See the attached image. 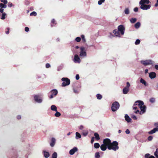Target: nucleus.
Segmentation results:
<instances>
[{
    "label": "nucleus",
    "mask_w": 158,
    "mask_h": 158,
    "mask_svg": "<svg viewBox=\"0 0 158 158\" xmlns=\"http://www.w3.org/2000/svg\"><path fill=\"white\" fill-rule=\"evenodd\" d=\"M141 64H142L144 66H146L148 65L152 64L153 62L151 60H141L140 61Z\"/></svg>",
    "instance_id": "nucleus-5"
},
{
    "label": "nucleus",
    "mask_w": 158,
    "mask_h": 158,
    "mask_svg": "<svg viewBox=\"0 0 158 158\" xmlns=\"http://www.w3.org/2000/svg\"><path fill=\"white\" fill-rule=\"evenodd\" d=\"M125 132L127 134H129L130 133V131L128 129H127L126 130Z\"/></svg>",
    "instance_id": "nucleus-57"
},
{
    "label": "nucleus",
    "mask_w": 158,
    "mask_h": 158,
    "mask_svg": "<svg viewBox=\"0 0 158 158\" xmlns=\"http://www.w3.org/2000/svg\"><path fill=\"white\" fill-rule=\"evenodd\" d=\"M107 147L104 144H102L100 146V148L102 150L104 151H105L107 148Z\"/></svg>",
    "instance_id": "nucleus-21"
},
{
    "label": "nucleus",
    "mask_w": 158,
    "mask_h": 158,
    "mask_svg": "<svg viewBox=\"0 0 158 158\" xmlns=\"http://www.w3.org/2000/svg\"><path fill=\"white\" fill-rule=\"evenodd\" d=\"M51 23L53 24H54L55 25H56V21L54 19H52V20L51 21Z\"/></svg>",
    "instance_id": "nucleus-48"
},
{
    "label": "nucleus",
    "mask_w": 158,
    "mask_h": 158,
    "mask_svg": "<svg viewBox=\"0 0 158 158\" xmlns=\"http://www.w3.org/2000/svg\"><path fill=\"white\" fill-rule=\"evenodd\" d=\"M94 136H95V138L97 140H99L100 139L98 134L97 133H95L94 134Z\"/></svg>",
    "instance_id": "nucleus-26"
},
{
    "label": "nucleus",
    "mask_w": 158,
    "mask_h": 158,
    "mask_svg": "<svg viewBox=\"0 0 158 158\" xmlns=\"http://www.w3.org/2000/svg\"><path fill=\"white\" fill-rule=\"evenodd\" d=\"M95 158H99L100 157V153L99 152H97L95 154Z\"/></svg>",
    "instance_id": "nucleus-36"
},
{
    "label": "nucleus",
    "mask_w": 158,
    "mask_h": 158,
    "mask_svg": "<svg viewBox=\"0 0 158 158\" xmlns=\"http://www.w3.org/2000/svg\"><path fill=\"white\" fill-rule=\"evenodd\" d=\"M57 154L56 152H54L52 154V158H57Z\"/></svg>",
    "instance_id": "nucleus-35"
},
{
    "label": "nucleus",
    "mask_w": 158,
    "mask_h": 158,
    "mask_svg": "<svg viewBox=\"0 0 158 158\" xmlns=\"http://www.w3.org/2000/svg\"><path fill=\"white\" fill-rule=\"evenodd\" d=\"M132 118L134 120H136L137 119V118L135 115H133L132 116Z\"/></svg>",
    "instance_id": "nucleus-58"
},
{
    "label": "nucleus",
    "mask_w": 158,
    "mask_h": 158,
    "mask_svg": "<svg viewBox=\"0 0 158 158\" xmlns=\"http://www.w3.org/2000/svg\"><path fill=\"white\" fill-rule=\"evenodd\" d=\"M7 7L6 5L3 4L2 3H0V7L2 8H6Z\"/></svg>",
    "instance_id": "nucleus-33"
},
{
    "label": "nucleus",
    "mask_w": 158,
    "mask_h": 158,
    "mask_svg": "<svg viewBox=\"0 0 158 158\" xmlns=\"http://www.w3.org/2000/svg\"><path fill=\"white\" fill-rule=\"evenodd\" d=\"M149 77L151 79H153L156 77V74L155 73L152 72L149 73Z\"/></svg>",
    "instance_id": "nucleus-12"
},
{
    "label": "nucleus",
    "mask_w": 158,
    "mask_h": 158,
    "mask_svg": "<svg viewBox=\"0 0 158 158\" xmlns=\"http://www.w3.org/2000/svg\"><path fill=\"white\" fill-rule=\"evenodd\" d=\"M81 137V135L78 132H76V138L77 139L80 138Z\"/></svg>",
    "instance_id": "nucleus-28"
},
{
    "label": "nucleus",
    "mask_w": 158,
    "mask_h": 158,
    "mask_svg": "<svg viewBox=\"0 0 158 158\" xmlns=\"http://www.w3.org/2000/svg\"><path fill=\"white\" fill-rule=\"evenodd\" d=\"M100 146V144L98 143H95L94 144V147L95 148H98Z\"/></svg>",
    "instance_id": "nucleus-31"
},
{
    "label": "nucleus",
    "mask_w": 158,
    "mask_h": 158,
    "mask_svg": "<svg viewBox=\"0 0 158 158\" xmlns=\"http://www.w3.org/2000/svg\"><path fill=\"white\" fill-rule=\"evenodd\" d=\"M3 10L4 9L2 8L0 9V12L1 13H3Z\"/></svg>",
    "instance_id": "nucleus-63"
},
{
    "label": "nucleus",
    "mask_w": 158,
    "mask_h": 158,
    "mask_svg": "<svg viewBox=\"0 0 158 158\" xmlns=\"http://www.w3.org/2000/svg\"><path fill=\"white\" fill-rule=\"evenodd\" d=\"M56 139L54 138H52L51 139V142L50 143V145L52 147H53L55 143Z\"/></svg>",
    "instance_id": "nucleus-17"
},
{
    "label": "nucleus",
    "mask_w": 158,
    "mask_h": 158,
    "mask_svg": "<svg viewBox=\"0 0 158 158\" xmlns=\"http://www.w3.org/2000/svg\"><path fill=\"white\" fill-rule=\"evenodd\" d=\"M62 81L63 82L62 83V86L64 87L65 86L67 85H68L70 84V80L67 77H63L61 79Z\"/></svg>",
    "instance_id": "nucleus-4"
},
{
    "label": "nucleus",
    "mask_w": 158,
    "mask_h": 158,
    "mask_svg": "<svg viewBox=\"0 0 158 158\" xmlns=\"http://www.w3.org/2000/svg\"><path fill=\"white\" fill-rule=\"evenodd\" d=\"M118 31L120 32L122 35H123L124 33L125 28L123 25H120L118 27Z\"/></svg>",
    "instance_id": "nucleus-8"
},
{
    "label": "nucleus",
    "mask_w": 158,
    "mask_h": 158,
    "mask_svg": "<svg viewBox=\"0 0 158 158\" xmlns=\"http://www.w3.org/2000/svg\"><path fill=\"white\" fill-rule=\"evenodd\" d=\"M81 40V38L80 37H77L76 39L75 40L77 42H79Z\"/></svg>",
    "instance_id": "nucleus-45"
},
{
    "label": "nucleus",
    "mask_w": 158,
    "mask_h": 158,
    "mask_svg": "<svg viewBox=\"0 0 158 158\" xmlns=\"http://www.w3.org/2000/svg\"><path fill=\"white\" fill-rule=\"evenodd\" d=\"M105 0H100L98 1V4L99 5H101L102 3L104 2Z\"/></svg>",
    "instance_id": "nucleus-43"
},
{
    "label": "nucleus",
    "mask_w": 158,
    "mask_h": 158,
    "mask_svg": "<svg viewBox=\"0 0 158 158\" xmlns=\"http://www.w3.org/2000/svg\"><path fill=\"white\" fill-rule=\"evenodd\" d=\"M34 99L35 102L38 103H41L42 101V100L40 98L39 96L36 95L34 96Z\"/></svg>",
    "instance_id": "nucleus-10"
},
{
    "label": "nucleus",
    "mask_w": 158,
    "mask_h": 158,
    "mask_svg": "<svg viewBox=\"0 0 158 158\" xmlns=\"http://www.w3.org/2000/svg\"><path fill=\"white\" fill-rule=\"evenodd\" d=\"M154 126L156 127V128L158 129V123H156L154 124Z\"/></svg>",
    "instance_id": "nucleus-53"
},
{
    "label": "nucleus",
    "mask_w": 158,
    "mask_h": 158,
    "mask_svg": "<svg viewBox=\"0 0 158 158\" xmlns=\"http://www.w3.org/2000/svg\"><path fill=\"white\" fill-rule=\"evenodd\" d=\"M140 23L139 22H138L135 25V27L136 28H138L140 27Z\"/></svg>",
    "instance_id": "nucleus-30"
},
{
    "label": "nucleus",
    "mask_w": 158,
    "mask_h": 158,
    "mask_svg": "<svg viewBox=\"0 0 158 158\" xmlns=\"http://www.w3.org/2000/svg\"><path fill=\"white\" fill-rule=\"evenodd\" d=\"M140 43V40L139 39L137 40L135 42V44L136 45H138Z\"/></svg>",
    "instance_id": "nucleus-44"
},
{
    "label": "nucleus",
    "mask_w": 158,
    "mask_h": 158,
    "mask_svg": "<svg viewBox=\"0 0 158 158\" xmlns=\"http://www.w3.org/2000/svg\"><path fill=\"white\" fill-rule=\"evenodd\" d=\"M129 91V88L126 87H124L123 90V93L124 94H127Z\"/></svg>",
    "instance_id": "nucleus-19"
},
{
    "label": "nucleus",
    "mask_w": 158,
    "mask_h": 158,
    "mask_svg": "<svg viewBox=\"0 0 158 158\" xmlns=\"http://www.w3.org/2000/svg\"><path fill=\"white\" fill-rule=\"evenodd\" d=\"M113 33L117 36L120 37V35L119 33V31L117 30H114L113 31Z\"/></svg>",
    "instance_id": "nucleus-20"
},
{
    "label": "nucleus",
    "mask_w": 158,
    "mask_h": 158,
    "mask_svg": "<svg viewBox=\"0 0 158 158\" xmlns=\"http://www.w3.org/2000/svg\"><path fill=\"white\" fill-rule=\"evenodd\" d=\"M88 134V132L87 131H84L82 132V134L84 136H86Z\"/></svg>",
    "instance_id": "nucleus-41"
},
{
    "label": "nucleus",
    "mask_w": 158,
    "mask_h": 158,
    "mask_svg": "<svg viewBox=\"0 0 158 158\" xmlns=\"http://www.w3.org/2000/svg\"><path fill=\"white\" fill-rule=\"evenodd\" d=\"M51 109L52 110L57 111V108L55 105H52L51 106Z\"/></svg>",
    "instance_id": "nucleus-29"
},
{
    "label": "nucleus",
    "mask_w": 158,
    "mask_h": 158,
    "mask_svg": "<svg viewBox=\"0 0 158 158\" xmlns=\"http://www.w3.org/2000/svg\"><path fill=\"white\" fill-rule=\"evenodd\" d=\"M140 82L143 84H144V85L146 86H148V84L147 83L146 81L142 78H141L140 80Z\"/></svg>",
    "instance_id": "nucleus-22"
},
{
    "label": "nucleus",
    "mask_w": 158,
    "mask_h": 158,
    "mask_svg": "<svg viewBox=\"0 0 158 158\" xmlns=\"http://www.w3.org/2000/svg\"><path fill=\"white\" fill-rule=\"evenodd\" d=\"M145 157L146 158H155L153 156H150L149 154H146L145 155Z\"/></svg>",
    "instance_id": "nucleus-27"
},
{
    "label": "nucleus",
    "mask_w": 158,
    "mask_h": 158,
    "mask_svg": "<svg viewBox=\"0 0 158 158\" xmlns=\"http://www.w3.org/2000/svg\"><path fill=\"white\" fill-rule=\"evenodd\" d=\"M118 145V143L117 141H114L112 143H111L110 145L108 146V149L115 151L119 149Z\"/></svg>",
    "instance_id": "nucleus-2"
},
{
    "label": "nucleus",
    "mask_w": 158,
    "mask_h": 158,
    "mask_svg": "<svg viewBox=\"0 0 158 158\" xmlns=\"http://www.w3.org/2000/svg\"><path fill=\"white\" fill-rule=\"evenodd\" d=\"M130 86V84L128 82H127V86L125 87L126 88H129V87Z\"/></svg>",
    "instance_id": "nucleus-51"
},
{
    "label": "nucleus",
    "mask_w": 158,
    "mask_h": 158,
    "mask_svg": "<svg viewBox=\"0 0 158 158\" xmlns=\"http://www.w3.org/2000/svg\"><path fill=\"white\" fill-rule=\"evenodd\" d=\"M120 105L118 102H115L112 104L111 106V110L113 111H115L119 107Z\"/></svg>",
    "instance_id": "nucleus-3"
},
{
    "label": "nucleus",
    "mask_w": 158,
    "mask_h": 158,
    "mask_svg": "<svg viewBox=\"0 0 158 158\" xmlns=\"http://www.w3.org/2000/svg\"><path fill=\"white\" fill-rule=\"evenodd\" d=\"M150 101L152 103H154L155 101V99L154 98H151L150 99Z\"/></svg>",
    "instance_id": "nucleus-46"
},
{
    "label": "nucleus",
    "mask_w": 158,
    "mask_h": 158,
    "mask_svg": "<svg viewBox=\"0 0 158 158\" xmlns=\"http://www.w3.org/2000/svg\"><path fill=\"white\" fill-rule=\"evenodd\" d=\"M52 94L54 96H56L58 93L57 90L56 89H53L51 91Z\"/></svg>",
    "instance_id": "nucleus-24"
},
{
    "label": "nucleus",
    "mask_w": 158,
    "mask_h": 158,
    "mask_svg": "<svg viewBox=\"0 0 158 158\" xmlns=\"http://www.w3.org/2000/svg\"><path fill=\"white\" fill-rule=\"evenodd\" d=\"M156 131H158V129L157 128H155L152 130L149 131L148 132V133L149 134H152L155 133Z\"/></svg>",
    "instance_id": "nucleus-16"
},
{
    "label": "nucleus",
    "mask_w": 158,
    "mask_h": 158,
    "mask_svg": "<svg viewBox=\"0 0 158 158\" xmlns=\"http://www.w3.org/2000/svg\"><path fill=\"white\" fill-rule=\"evenodd\" d=\"M29 29L27 27H26L25 28V31L26 32H28L29 31Z\"/></svg>",
    "instance_id": "nucleus-55"
},
{
    "label": "nucleus",
    "mask_w": 158,
    "mask_h": 158,
    "mask_svg": "<svg viewBox=\"0 0 158 158\" xmlns=\"http://www.w3.org/2000/svg\"><path fill=\"white\" fill-rule=\"evenodd\" d=\"M81 38L82 41L84 43L86 41V40L85 37V36L84 35H81Z\"/></svg>",
    "instance_id": "nucleus-39"
},
{
    "label": "nucleus",
    "mask_w": 158,
    "mask_h": 158,
    "mask_svg": "<svg viewBox=\"0 0 158 158\" xmlns=\"http://www.w3.org/2000/svg\"><path fill=\"white\" fill-rule=\"evenodd\" d=\"M143 102L142 101H138L135 102V106H138V107H139L142 113H143L146 111V106L143 105Z\"/></svg>",
    "instance_id": "nucleus-1"
},
{
    "label": "nucleus",
    "mask_w": 158,
    "mask_h": 158,
    "mask_svg": "<svg viewBox=\"0 0 158 158\" xmlns=\"http://www.w3.org/2000/svg\"><path fill=\"white\" fill-rule=\"evenodd\" d=\"M150 2L149 0H141L139 2V4H149Z\"/></svg>",
    "instance_id": "nucleus-14"
},
{
    "label": "nucleus",
    "mask_w": 158,
    "mask_h": 158,
    "mask_svg": "<svg viewBox=\"0 0 158 158\" xmlns=\"http://www.w3.org/2000/svg\"><path fill=\"white\" fill-rule=\"evenodd\" d=\"M80 78L79 75L78 74H77L76 76V79L77 80H78Z\"/></svg>",
    "instance_id": "nucleus-56"
},
{
    "label": "nucleus",
    "mask_w": 158,
    "mask_h": 158,
    "mask_svg": "<svg viewBox=\"0 0 158 158\" xmlns=\"http://www.w3.org/2000/svg\"><path fill=\"white\" fill-rule=\"evenodd\" d=\"M51 67V66L49 64V63H47L46 64V67L47 68H50Z\"/></svg>",
    "instance_id": "nucleus-52"
},
{
    "label": "nucleus",
    "mask_w": 158,
    "mask_h": 158,
    "mask_svg": "<svg viewBox=\"0 0 158 158\" xmlns=\"http://www.w3.org/2000/svg\"><path fill=\"white\" fill-rule=\"evenodd\" d=\"M13 6V5L11 2H9L8 3V6L9 7H10Z\"/></svg>",
    "instance_id": "nucleus-49"
},
{
    "label": "nucleus",
    "mask_w": 158,
    "mask_h": 158,
    "mask_svg": "<svg viewBox=\"0 0 158 158\" xmlns=\"http://www.w3.org/2000/svg\"><path fill=\"white\" fill-rule=\"evenodd\" d=\"M111 143L110 139L108 138L106 139H104L103 141V144L106 146L107 147L109 146Z\"/></svg>",
    "instance_id": "nucleus-9"
},
{
    "label": "nucleus",
    "mask_w": 158,
    "mask_h": 158,
    "mask_svg": "<svg viewBox=\"0 0 158 158\" xmlns=\"http://www.w3.org/2000/svg\"><path fill=\"white\" fill-rule=\"evenodd\" d=\"M124 13L126 15H128L130 13L129 9L128 8L125 9L124 10Z\"/></svg>",
    "instance_id": "nucleus-32"
},
{
    "label": "nucleus",
    "mask_w": 158,
    "mask_h": 158,
    "mask_svg": "<svg viewBox=\"0 0 158 158\" xmlns=\"http://www.w3.org/2000/svg\"><path fill=\"white\" fill-rule=\"evenodd\" d=\"M133 108L135 111L138 108V107L137 106H135L134 104L133 106Z\"/></svg>",
    "instance_id": "nucleus-54"
},
{
    "label": "nucleus",
    "mask_w": 158,
    "mask_h": 158,
    "mask_svg": "<svg viewBox=\"0 0 158 158\" xmlns=\"http://www.w3.org/2000/svg\"><path fill=\"white\" fill-rule=\"evenodd\" d=\"M80 53V56H86V53L84 47H81Z\"/></svg>",
    "instance_id": "nucleus-6"
},
{
    "label": "nucleus",
    "mask_w": 158,
    "mask_h": 158,
    "mask_svg": "<svg viewBox=\"0 0 158 158\" xmlns=\"http://www.w3.org/2000/svg\"><path fill=\"white\" fill-rule=\"evenodd\" d=\"M137 19L136 18H132L130 20V22L132 23H134L136 21Z\"/></svg>",
    "instance_id": "nucleus-38"
},
{
    "label": "nucleus",
    "mask_w": 158,
    "mask_h": 158,
    "mask_svg": "<svg viewBox=\"0 0 158 158\" xmlns=\"http://www.w3.org/2000/svg\"><path fill=\"white\" fill-rule=\"evenodd\" d=\"M141 5L140 8L143 10H147L150 8L151 5L150 4L146 5L143 4H139Z\"/></svg>",
    "instance_id": "nucleus-7"
},
{
    "label": "nucleus",
    "mask_w": 158,
    "mask_h": 158,
    "mask_svg": "<svg viewBox=\"0 0 158 158\" xmlns=\"http://www.w3.org/2000/svg\"><path fill=\"white\" fill-rule=\"evenodd\" d=\"M158 149H157L156 151L154 152V155L157 157V158H158Z\"/></svg>",
    "instance_id": "nucleus-42"
},
{
    "label": "nucleus",
    "mask_w": 158,
    "mask_h": 158,
    "mask_svg": "<svg viewBox=\"0 0 158 158\" xmlns=\"http://www.w3.org/2000/svg\"><path fill=\"white\" fill-rule=\"evenodd\" d=\"M156 131H158V129L157 128H155L152 130L149 131L148 132V133L149 134H152L155 133Z\"/></svg>",
    "instance_id": "nucleus-15"
},
{
    "label": "nucleus",
    "mask_w": 158,
    "mask_h": 158,
    "mask_svg": "<svg viewBox=\"0 0 158 158\" xmlns=\"http://www.w3.org/2000/svg\"><path fill=\"white\" fill-rule=\"evenodd\" d=\"M44 156L45 158H48L50 156L49 153L48 152L45 151H44Z\"/></svg>",
    "instance_id": "nucleus-25"
},
{
    "label": "nucleus",
    "mask_w": 158,
    "mask_h": 158,
    "mask_svg": "<svg viewBox=\"0 0 158 158\" xmlns=\"http://www.w3.org/2000/svg\"><path fill=\"white\" fill-rule=\"evenodd\" d=\"M37 15L36 12L35 11H33L30 14L31 16H35Z\"/></svg>",
    "instance_id": "nucleus-40"
},
{
    "label": "nucleus",
    "mask_w": 158,
    "mask_h": 158,
    "mask_svg": "<svg viewBox=\"0 0 158 158\" xmlns=\"http://www.w3.org/2000/svg\"><path fill=\"white\" fill-rule=\"evenodd\" d=\"M1 2H3L4 4L6 5L7 3V0H0Z\"/></svg>",
    "instance_id": "nucleus-47"
},
{
    "label": "nucleus",
    "mask_w": 158,
    "mask_h": 158,
    "mask_svg": "<svg viewBox=\"0 0 158 158\" xmlns=\"http://www.w3.org/2000/svg\"><path fill=\"white\" fill-rule=\"evenodd\" d=\"M96 97L98 99L100 100L102 98V96L100 94H98L96 95Z\"/></svg>",
    "instance_id": "nucleus-34"
},
{
    "label": "nucleus",
    "mask_w": 158,
    "mask_h": 158,
    "mask_svg": "<svg viewBox=\"0 0 158 158\" xmlns=\"http://www.w3.org/2000/svg\"><path fill=\"white\" fill-rule=\"evenodd\" d=\"M134 112L136 114H137L138 113H139L140 114L141 112H140L139 110H135Z\"/></svg>",
    "instance_id": "nucleus-60"
},
{
    "label": "nucleus",
    "mask_w": 158,
    "mask_h": 158,
    "mask_svg": "<svg viewBox=\"0 0 158 158\" xmlns=\"http://www.w3.org/2000/svg\"><path fill=\"white\" fill-rule=\"evenodd\" d=\"M78 150L77 148V147H74L72 149L70 150L69 151V154L70 155H73L74 154L75 152Z\"/></svg>",
    "instance_id": "nucleus-11"
},
{
    "label": "nucleus",
    "mask_w": 158,
    "mask_h": 158,
    "mask_svg": "<svg viewBox=\"0 0 158 158\" xmlns=\"http://www.w3.org/2000/svg\"><path fill=\"white\" fill-rule=\"evenodd\" d=\"M74 61L75 62L80 63V58L77 55H75L74 56Z\"/></svg>",
    "instance_id": "nucleus-13"
},
{
    "label": "nucleus",
    "mask_w": 158,
    "mask_h": 158,
    "mask_svg": "<svg viewBox=\"0 0 158 158\" xmlns=\"http://www.w3.org/2000/svg\"><path fill=\"white\" fill-rule=\"evenodd\" d=\"M6 15V14L5 13H2V14H0V18L2 20L4 19L6 17L5 16Z\"/></svg>",
    "instance_id": "nucleus-23"
},
{
    "label": "nucleus",
    "mask_w": 158,
    "mask_h": 158,
    "mask_svg": "<svg viewBox=\"0 0 158 158\" xmlns=\"http://www.w3.org/2000/svg\"><path fill=\"white\" fill-rule=\"evenodd\" d=\"M155 68L156 69L158 70V65H155Z\"/></svg>",
    "instance_id": "nucleus-64"
},
{
    "label": "nucleus",
    "mask_w": 158,
    "mask_h": 158,
    "mask_svg": "<svg viewBox=\"0 0 158 158\" xmlns=\"http://www.w3.org/2000/svg\"><path fill=\"white\" fill-rule=\"evenodd\" d=\"M138 8L137 7L135 8L134 9V10L135 12H136L138 11Z\"/></svg>",
    "instance_id": "nucleus-59"
},
{
    "label": "nucleus",
    "mask_w": 158,
    "mask_h": 158,
    "mask_svg": "<svg viewBox=\"0 0 158 158\" xmlns=\"http://www.w3.org/2000/svg\"><path fill=\"white\" fill-rule=\"evenodd\" d=\"M7 29L8 30L6 31V33L8 34L9 33V30H10V29L9 28H8Z\"/></svg>",
    "instance_id": "nucleus-62"
},
{
    "label": "nucleus",
    "mask_w": 158,
    "mask_h": 158,
    "mask_svg": "<svg viewBox=\"0 0 158 158\" xmlns=\"http://www.w3.org/2000/svg\"><path fill=\"white\" fill-rule=\"evenodd\" d=\"M148 139L149 141H150L153 139V137L152 136H149L148 137Z\"/></svg>",
    "instance_id": "nucleus-50"
},
{
    "label": "nucleus",
    "mask_w": 158,
    "mask_h": 158,
    "mask_svg": "<svg viewBox=\"0 0 158 158\" xmlns=\"http://www.w3.org/2000/svg\"><path fill=\"white\" fill-rule=\"evenodd\" d=\"M60 112H58L57 110V111H56V113L55 114V116L57 117H59L60 116Z\"/></svg>",
    "instance_id": "nucleus-37"
},
{
    "label": "nucleus",
    "mask_w": 158,
    "mask_h": 158,
    "mask_svg": "<svg viewBox=\"0 0 158 158\" xmlns=\"http://www.w3.org/2000/svg\"><path fill=\"white\" fill-rule=\"evenodd\" d=\"M125 120L127 121V122L129 123L131 122V119L127 114H126L125 115Z\"/></svg>",
    "instance_id": "nucleus-18"
},
{
    "label": "nucleus",
    "mask_w": 158,
    "mask_h": 158,
    "mask_svg": "<svg viewBox=\"0 0 158 158\" xmlns=\"http://www.w3.org/2000/svg\"><path fill=\"white\" fill-rule=\"evenodd\" d=\"M94 141V137H92L91 138V143H93Z\"/></svg>",
    "instance_id": "nucleus-61"
}]
</instances>
